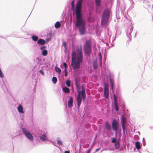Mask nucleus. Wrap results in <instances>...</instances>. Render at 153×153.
I'll list each match as a JSON object with an SVG mask.
<instances>
[{"label": "nucleus", "instance_id": "f257e3e1", "mask_svg": "<svg viewBox=\"0 0 153 153\" xmlns=\"http://www.w3.org/2000/svg\"><path fill=\"white\" fill-rule=\"evenodd\" d=\"M77 55L75 51L72 52L71 54V66H74V70L78 69L80 68V63L82 62L83 55L82 51V47L81 45L78 46L77 48Z\"/></svg>", "mask_w": 153, "mask_h": 153}, {"label": "nucleus", "instance_id": "f03ea898", "mask_svg": "<svg viewBox=\"0 0 153 153\" xmlns=\"http://www.w3.org/2000/svg\"><path fill=\"white\" fill-rule=\"evenodd\" d=\"M76 20L75 23L76 27H78L81 35L85 34L86 30L85 22L82 16L81 11H76Z\"/></svg>", "mask_w": 153, "mask_h": 153}, {"label": "nucleus", "instance_id": "7ed1b4c3", "mask_svg": "<svg viewBox=\"0 0 153 153\" xmlns=\"http://www.w3.org/2000/svg\"><path fill=\"white\" fill-rule=\"evenodd\" d=\"M110 11L108 9H105L102 16L101 23L103 25L107 24L109 17Z\"/></svg>", "mask_w": 153, "mask_h": 153}, {"label": "nucleus", "instance_id": "20e7f679", "mask_svg": "<svg viewBox=\"0 0 153 153\" xmlns=\"http://www.w3.org/2000/svg\"><path fill=\"white\" fill-rule=\"evenodd\" d=\"M84 51L87 54H89L91 51V42L90 40H86L84 46Z\"/></svg>", "mask_w": 153, "mask_h": 153}, {"label": "nucleus", "instance_id": "39448f33", "mask_svg": "<svg viewBox=\"0 0 153 153\" xmlns=\"http://www.w3.org/2000/svg\"><path fill=\"white\" fill-rule=\"evenodd\" d=\"M22 130L29 140L32 141L33 140V137L29 131L25 128H22Z\"/></svg>", "mask_w": 153, "mask_h": 153}, {"label": "nucleus", "instance_id": "423d86ee", "mask_svg": "<svg viewBox=\"0 0 153 153\" xmlns=\"http://www.w3.org/2000/svg\"><path fill=\"white\" fill-rule=\"evenodd\" d=\"M121 124L122 126L123 130V132L125 133V130L126 127V118L125 117L124 114H123L121 116Z\"/></svg>", "mask_w": 153, "mask_h": 153}, {"label": "nucleus", "instance_id": "0eeeda50", "mask_svg": "<svg viewBox=\"0 0 153 153\" xmlns=\"http://www.w3.org/2000/svg\"><path fill=\"white\" fill-rule=\"evenodd\" d=\"M104 97L106 99H108L109 97V90L108 85L105 83L104 84Z\"/></svg>", "mask_w": 153, "mask_h": 153}, {"label": "nucleus", "instance_id": "6e6552de", "mask_svg": "<svg viewBox=\"0 0 153 153\" xmlns=\"http://www.w3.org/2000/svg\"><path fill=\"white\" fill-rule=\"evenodd\" d=\"M119 125V123L116 120L114 119L112 122V128L113 130L117 131V126Z\"/></svg>", "mask_w": 153, "mask_h": 153}, {"label": "nucleus", "instance_id": "1a4fd4ad", "mask_svg": "<svg viewBox=\"0 0 153 153\" xmlns=\"http://www.w3.org/2000/svg\"><path fill=\"white\" fill-rule=\"evenodd\" d=\"M83 0H79L77 3L76 11H81L82 8V4Z\"/></svg>", "mask_w": 153, "mask_h": 153}, {"label": "nucleus", "instance_id": "9d476101", "mask_svg": "<svg viewBox=\"0 0 153 153\" xmlns=\"http://www.w3.org/2000/svg\"><path fill=\"white\" fill-rule=\"evenodd\" d=\"M78 94L77 98V104L78 107H79L81 104L82 100L81 92L79 91H78Z\"/></svg>", "mask_w": 153, "mask_h": 153}, {"label": "nucleus", "instance_id": "9b49d317", "mask_svg": "<svg viewBox=\"0 0 153 153\" xmlns=\"http://www.w3.org/2000/svg\"><path fill=\"white\" fill-rule=\"evenodd\" d=\"M113 97L114 100V106L116 111H118L119 110V108L117 102V98L115 94H114Z\"/></svg>", "mask_w": 153, "mask_h": 153}, {"label": "nucleus", "instance_id": "f8f14e48", "mask_svg": "<svg viewBox=\"0 0 153 153\" xmlns=\"http://www.w3.org/2000/svg\"><path fill=\"white\" fill-rule=\"evenodd\" d=\"M75 85L78 91H79L80 86L79 84V80L78 78H76L75 79Z\"/></svg>", "mask_w": 153, "mask_h": 153}, {"label": "nucleus", "instance_id": "ddd939ff", "mask_svg": "<svg viewBox=\"0 0 153 153\" xmlns=\"http://www.w3.org/2000/svg\"><path fill=\"white\" fill-rule=\"evenodd\" d=\"M81 92L82 98L83 97V99L84 101H85V90L83 88Z\"/></svg>", "mask_w": 153, "mask_h": 153}, {"label": "nucleus", "instance_id": "4468645a", "mask_svg": "<svg viewBox=\"0 0 153 153\" xmlns=\"http://www.w3.org/2000/svg\"><path fill=\"white\" fill-rule=\"evenodd\" d=\"M73 102V98L70 97H69V100L68 101V106L69 107H71L72 106Z\"/></svg>", "mask_w": 153, "mask_h": 153}, {"label": "nucleus", "instance_id": "2eb2a0df", "mask_svg": "<svg viewBox=\"0 0 153 153\" xmlns=\"http://www.w3.org/2000/svg\"><path fill=\"white\" fill-rule=\"evenodd\" d=\"M45 43V41L41 39H40L37 42V43L41 45H43Z\"/></svg>", "mask_w": 153, "mask_h": 153}, {"label": "nucleus", "instance_id": "dca6fc26", "mask_svg": "<svg viewBox=\"0 0 153 153\" xmlns=\"http://www.w3.org/2000/svg\"><path fill=\"white\" fill-rule=\"evenodd\" d=\"M40 139L42 141H44L47 140L48 137L46 136V134H44L40 137Z\"/></svg>", "mask_w": 153, "mask_h": 153}, {"label": "nucleus", "instance_id": "f3484780", "mask_svg": "<svg viewBox=\"0 0 153 153\" xmlns=\"http://www.w3.org/2000/svg\"><path fill=\"white\" fill-rule=\"evenodd\" d=\"M17 108L18 111L20 113H23L24 112L23 110L22 106L21 105H19L18 106Z\"/></svg>", "mask_w": 153, "mask_h": 153}, {"label": "nucleus", "instance_id": "a211bd4d", "mask_svg": "<svg viewBox=\"0 0 153 153\" xmlns=\"http://www.w3.org/2000/svg\"><path fill=\"white\" fill-rule=\"evenodd\" d=\"M135 146L136 149L138 150L141 149V145L139 142L136 141L135 142Z\"/></svg>", "mask_w": 153, "mask_h": 153}, {"label": "nucleus", "instance_id": "6ab92c4d", "mask_svg": "<svg viewBox=\"0 0 153 153\" xmlns=\"http://www.w3.org/2000/svg\"><path fill=\"white\" fill-rule=\"evenodd\" d=\"M105 126L107 130H110L111 129V127L108 122L106 121L105 123Z\"/></svg>", "mask_w": 153, "mask_h": 153}, {"label": "nucleus", "instance_id": "aec40b11", "mask_svg": "<svg viewBox=\"0 0 153 153\" xmlns=\"http://www.w3.org/2000/svg\"><path fill=\"white\" fill-rule=\"evenodd\" d=\"M110 84L111 86V88L112 89H113L114 88V80L111 78L110 79Z\"/></svg>", "mask_w": 153, "mask_h": 153}, {"label": "nucleus", "instance_id": "412c9836", "mask_svg": "<svg viewBox=\"0 0 153 153\" xmlns=\"http://www.w3.org/2000/svg\"><path fill=\"white\" fill-rule=\"evenodd\" d=\"M63 90L66 93H67L70 92L69 89L68 88L66 87L63 88Z\"/></svg>", "mask_w": 153, "mask_h": 153}, {"label": "nucleus", "instance_id": "4be33fe9", "mask_svg": "<svg viewBox=\"0 0 153 153\" xmlns=\"http://www.w3.org/2000/svg\"><path fill=\"white\" fill-rule=\"evenodd\" d=\"M48 54V51L46 50H43L42 52V54L43 56H45Z\"/></svg>", "mask_w": 153, "mask_h": 153}, {"label": "nucleus", "instance_id": "5701e85b", "mask_svg": "<svg viewBox=\"0 0 153 153\" xmlns=\"http://www.w3.org/2000/svg\"><path fill=\"white\" fill-rule=\"evenodd\" d=\"M61 24L59 22H57L55 25V27L56 28H58L60 27Z\"/></svg>", "mask_w": 153, "mask_h": 153}, {"label": "nucleus", "instance_id": "b1692460", "mask_svg": "<svg viewBox=\"0 0 153 153\" xmlns=\"http://www.w3.org/2000/svg\"><path fill=\"white\" fill-rule=\"evenodd\" d=\"M55 69L56 71V72H57L59 74H60L61 73V69L60 68H58L56 66L55 67Z\"/></svg>", "mask_w": 153, "mask_h": 153}, {"label": "nucleus", "instance_id": "393cba45", "mask_svg": "<svg viewBox=\"0 0 153 153\" xmlns=\"http://www.w3.org/2000/svg\"><path fill=\"white\" fill-rule=\"evenodd\" d=\"M38 36L33 35L32 36V39L34 41H36L38 40Z\"/></svg>", "mask_w": 153, "mask_h": 153}, {"label": "nucleus", "instance_id": "a878e982", "mask_svg": "<svg viewBox=\"0 0 153 153\" xmlns=\"http://www.w3.org/2000/svg\"><path fill=\"white\" fill-rule=\"evenodd\" d=\"M93 64L94 68L96 69L97 67V62H94Z\"/></svg>", "mask_w": 153, "mask_h": 153}, {"label": "nucleus", "instance_id": "bb28decb", "mask_svg": "<svg viewBox=\"0 0 153 153\" xmlns=\"http://www.w3.org/2000/svg\"><path fill=\"white\" fill-rule=\"evenodd\" d=\"M100 0H95V3L97 6H99L100 4Z\"/></svg>", "mask_w": 153, "mask_h": 153}, {"label": "nucleus", "instance_id": "cd10ccee", "mask_svg": "<svg viewBox=\"0 0 153 153\" xmlns=\"http://www.w3.org/2000/svg\"><path fill=\"white\" fill-rule=\"evenodd\" d=\"M71 81L69 80H67L66 82V85L68 87H70L71 86Z\"/></svg>", "mask_w": 153, "mask_h": 153}, {"label": "nucleus", "instance_id": "c85d7f7f", "mask_svg": "<svg viewBox=\"0 0 153 153\" xmlns=\"http://www.w3.org/2000/svg\"><path fill=\"white\" fill-rule=\"evenodd\" d=\"M52 81L54 83H56L57 82V79L55 77H53L52 78Z\"/></svg>", "mask_w": 153, "mask_h": 153}, {"label": "nucleus", "instance_id": "c756f323", "mask_svg": "<svg viewBox=\"0 0 153 153\" xmlns=\"http://www.w3.org/2000/svg\"><path fill=\"white\" fill-rule=\"evenodd\" d=\"M99 56H100V64L102 65V55H101L100 52L99 53Z\"/></svg>", "mask_w": 153, "mask_h": 153}, {"label": "nucleus", "instance_id": "7c9ffc66", "mask_svg": "<svg viewBox=\"0 0 153 153\" xmlns=\"http://www.w3.org/2000/svg\"><path fill=\"white\" fill-rule=\"evenodd\" d=\"M62 45H63V46H64V47L65 49V50L66 51L67 50V44L66 43V42H63Z\"/></svg>", "mask_w": 153, "mask_h": 153}, {"label": "nucleus", "instance_id": "2f4dec72", "mask_svg": "<svg viewBox=\"0 0 153 153\" xmlns=\"http://www.w3.org/2000/svg\"><path fill=\"white\" fill-rule=\"evenodd\" d=\"M57 142L58 143L59 145H62V141L61 140H57Z\"/></svg>", "mask_w": 153, "mask_h": 153}, {"label": "nucleus", "instance_id": "473e14b6", "mask_svg": "<svg viewBox=\"0 0 153 153\" xmlns=\"http://www.w3.org/2000/svg\"><path fill=\"white\" fill-rule=\"evenodd\" d=\"M116 141V139L114 138H113L112 139V142L113 143H115Z\"/></svg>", "mask_w": 153, "mask_h": 153}, {"label": "nucleus", "instance_id": "72a5a7b5", "mask_svg": "<svg viewBox=\"0 0 153 153\" xmlns=\"http://www.w3.org/2000/svg\"><path fill=\"white\" fill-rule=\"evenodd\" d=\"M71 5L72 6V7L73 8H74V1H72V2L71 3Z\"/></svg>", "mask_w": 153, "mask_h": 153}, {"label": "nucleus", "instance_id": "f704fd0d", "mask_svg": "<svg viewBox=\"0 0 153 153\" xmlns=\"http://www.w3.org/2000/svg\"><path fill=\"white\" fill-rule=\"evenodd\" d=\"M63 65L64 66L65 68H67L68 66L66 63H64Z\"/></svg>", "mask_w": 153, "mask_h": 153}, {"label": "nucleus", "instance_id": "c9c22d12", "mask_svg": "<svg viewBox=\"0 0 153 153\" xmlns=\"http://www.w3.org/2000/svg\"><path fill=\"white\" fill-rule=\"evenodd\" d=\"M45 48H46L45 46H42V47H41L40 49L41 50H43V49Z\"/></svg>", "mask_w": 153, "mask_h": 153}, {"label": "nucleus", "instance_id": "e433bc0d", "mask_svg": "<svg viewBox=\"0 0 153 153\" xmlns=\"http://www.w3.org/2000/svg\"><path fill=\"white\" fill-rule=\"evenodd\" d=\"M91 150V147L88 150L87 152L86 153H90Z\"/></svg>", "mask_w": 153, "mask_h": 153}, {"label": "nucleus", "instance_id": "4c0bfd02", "mask_svg": "<svg viewBox=\"0 0 153 153\" xmlns=\"http://www.w3.org/2000/svg\"><path fill=\"white\" fill-rule=\"evenodd\" d=\"M100 148H99L97 149H96V150H95V152H98V151H99L100 150Z\"/></svg>", "mask_w": 153, "mask_h": 153}, {"label": "nucleus", "instance_id": "58836bf2", "mask_svg": "<svg viewBox=\"0 0 153 153\" xmlns=\"http://www.w3.org/2000/svg\"><path fill=\"white\" fill-rule=\"evenodd\" d=\"M119 144L118 143V142H117L116 143H115V145L116 146H119Z\"/></svg>", "mask_w": 153, "mask_h": 153}, {"label": "nucleus", "instance_id": "ea45409f", "mask_svg": "<svg viewBox=\"0 0 153 153\" xmlns=\"http://www.w3.org/2000/svg\"><path fill=\"white\" fill-rule=\"evenodd\" d=\"M67 68H65V69L64 70L65 72H67Z\"/></svg>", "mask_w": 153, "mask_h": 153}, {"label": "nucleus", "instance_id": "a19ab883", "mask_svg": "<svg viewBox=\"0 0 153 153\" xmlns=\"http://www.w3.org/2000/svg\"><path fill=\"white\" fill-rule=\"evenodd\" d=\"M64 153H70V152L69 151H65Z\"/></svg>", "mask_w": 153, "mask_h": 153}, {"label": "nucleus", "instance_id": "79ce46f5", "mask_svg": "<svg viewBox=\"0 0 153 153\" xmlns=\"http://www.w3.org/2000/svg\"><path fill=\"white\" fill-rule=\"evenodd\" d=\"M68 75V72H65V76H67Z\"/></svg>", "mask_w": 153, "mask_h": 153}, {"label": "nucleus", "instance_id": "37998d69", "mask_svg": "<svg viewBox=\"0 0 153 153\" xmlns=\"http://www.w3.org/2000/svg\"><path fill=\"white\" fill-rule=\"evenodd\" d=\"M104 150H107V149H104V150H102V151Z\"/></svg>", "mask_w": 153, "mask_h": 153}, {"label": "nucleus", "instance_id": "c03bdc74", "mask_svg": "<svg viewBox=\"0 0 153 153\" xmlns=\"http://www.w3.org/2000/svg\"><path fill=\"white\" fill-rule=\"evenodd\" d=\"M94 145V144L92 143V145L91 146V147H92V146H93Z\"/></svg>", "mask_w": 153, "mask_h": 153}, {"label": "nucleus", "instance_id": "a18cd8bd", "mask_svg": "<svg viewBox=\"0 0 153 153\" xmlns=\"http://www.w3.org/2000/svg\"><path fill=\"white\" fill-rule=\"evenodd\" d=\"M97 136H96V137H95V139L96 138Z\"/></svg>", "mask_w": 153, "mask_h": 153}, {"label": "nucleus", "instance_id": "49530a36", "mask_svg": "<svg viewBox=\"0 0 153 153\" xmlns=\"http://www.w3.org/2000/svg\"><path fill=\"white\" fill-rule=\"evenodd\" d=\"M152 8H153V6H152Z\"/></svg>", "mask_w": 153, "mask_h": 153}]
</instances>
